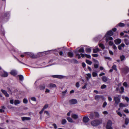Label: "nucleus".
Returning a JSON list of instances; mask_svg holds the SVG:
<instances>
[{
    "label": "nucleus",
    "mask_w": 129,
    "mask_h": 129,
    "mask_svg": "<svg viewBox=\"0 0 129 129\" xmlns=\"http://www.w3.org/2000/svg\"><path fill=\"white\" fill-rule=\"evenodd\" d=\"M4 94L6 96V97H9V94L7 93V91L6 92V93H5Z\"/></svg>",
    "instance_id": "774afa93"
},
{
    "label": "nucleus",
    "mask_w": 129,
    "mask_h": 129,
    "mask_svg": "<svg viewBox=\"0 0 129 129\" xmlns=\"http://www.w3.org/2000/svg\"><path fill=\"white\" fill-rule=\"evenodd\" d=\"M31 100L34 101H36V99L35 97H32L31 98Z\"/></svg>",
    "instance_id": "8fccbe9b"
},
{
    "label": "nucleus",
    "mask_w": 129,
    "mask_h": 129,
    "mask_svg": "<svg viewBox=\"0 0 129 129\" xmlns=\"http://www.w3.org/2000/svg\"><path fill=\"white\" fill-rule=\"evenodd\" d=\"M124 41L126 45H129V42L128 40L125 39H124Z\"/></svg>",
    "instance_id": "4be33fe9"
},
{
    "label": "nucleus",
    "mask_w": 129,
    "mask_h": 129,
    "mask_svg": "<svg viewBox=\"0 0 129 129\" xmlns=\"http://www.w3.org/2000/svg\"><path fill=\"white\" fill-rule=\"evenodd\" d=\"M116 112L117 113L118 115L120 117H121L122 116V115L120 112L118 111V110H117L116 111Z\"/></svg>",
    "instance_id": "2f4dec72"
},
{
    "label": "nucleus",
    "mask_w": 129,
    "mask_h": 129,
    "mask_svg": "<svg viewBox=\"0 0 129 129\" xmlns=\"http://www.w3.org/2000/svg\"><path fill=\"white\" fill-rule=\"evenodd\" d=\"M76 86L77 88H78L79 87L80 85L79 82H77L76 83Z\"/></svg>",
    "instance_id": "5fc2aeb1"
},
{
    "label": "nucleus",
    "mask_w": 129,
    "mask_h": 129,
    "mask_svg": "<svg viewBox=\"0 0 129 129\" xmlns=\"http://www.w3.org/2000/svg\"><path fill=\"white\" fill-rule=\"evenodd\" d=\"M10 73L11 75L15 76L17 74V72L16 70H12L11 71Z\"/></svg>",
    "instance_id": "9b49d317"
},
{
    "label": "nucleus",
    "mask_w": 129,
    "mask_h": 129,
    "mask_svg": "<svg viewBox=\"0 0 129 129\" xmlns=\"http://www.w3.org/2000/svg\"><path fill=\"white\" fill-rule=\"evenodd\" d=\"M107 53V52L106 50H104L103 51V55H106V54Z\"/></svg>",
    "instance_id": "052dcab7"
},
{
    "label": "nucleus",
    "mask_w": 129,
    "mask_h": 129,
    "mask_svg": "<svg viewBox=\"0 0 129 129\" xmlns=\"http://www.w3.org/2000/svg\"><path fill=\"white\" fill-rule=\"evenodd\" d=\"M113 48L115 50H116L117 49V48L116 46L114 44L113 45Z\"/></svg>",
    "instance_id": "864d4df0"
},
{
    "label": "nucleus",
    "mask_w": 129,
    "mask_h": 129,
    "mask_svg": "<svg viewBox=\"0 0 129 129\" xmlns=\"http://www.w3.org/2000/svg\"><path fill=\"white\" fill-rule=\"evenodd\" d=\"M86 75L90 78L91 77V75L90 74L88 73L86 74Z\"/></svg>",
    "instance_id": "4d7b16f0"
},
{
    "label": "nucleus",
    "mask_w": 129,
    "mask_h": 129,
    "mask_svg": "<svg viewBox=\"0 0 129 129\" xmlns=\"http://www.w3.org/2000/svg\"><path fill=\"white\" fill-rule=\"evenodd\" d=\"M118 25L120 27H123L125 25V24L123 23H120L118 24V25H117V26Z\"/></svg>",
    "instance_id": "4c0bfd02"
},
{
    "label": "nucleus",
    "mask_w": 129,
    "mask_h": 129,
    "mask_svg": "<svg viewBox=\"0 0 129 129\" xmlns=\"http://www.w3.org/2000/svg\"><path fill=\"white\" fill-rule=\"evenodd\" d=\"M107 103L106 102H105L103 105V108H105L106 106L107 105Z\"/></svg>",
    "instance_id": "49530a36"
},
{
    "label": "nucleus",
    "mask_w": 129,
    "mask_h": 129,
    "mask_svg": "<svg viewBox=\"0 0 129 129\" xmlns=\"http://www.w3.org/2000/svg\"><path fill=\"white\" fill-rule=\"evenodd\" d=\"M67 122L66 120L65 119H63L61 121V124H64L66 123Z\"/></svg>",
    "instance_id": "58836bf2"
},
{
    "label": "nucleus",
    "mask_w": 129,
    "mask_h": 129,
    "mask_svg": "<svg viewBox=\"0 0 129 129\" xmlns=\"http://www.w3.org/2000/svg\"><path fill=\"white\" fill-rule=\"evenodd\" d=\"M89 117L91 119H94L96 118L95 117V115H94L92 113H91L90 114L89 116Z\"/></svg>",
    "instance_id": "a211bd4d"
},
{
    "label": "nucleus",
    "mask_w": 129,
    "mask_h": 129,
    "mask_svg": "<svg viewBox=\"0 0 129 129\" xmlns=\"http://www.w3.org/2000/svg\"><path fill=\"white\" fill-rule=\"evenodd\" d=\"M92 75L93 77H95L98 76V74L96 72H93L92 73Z\"/></svg>",
    "instance_id": "72a5a7b5"
},
{
    "label": "nucleus",
    "mask_w": 129,
    "mask_h": 129,
    "mask_svg": "<svg viewBox=\"0 0 129 129\" xmlns=\"http://www.w3.org/2000/svg\"><path fill=\"white\" fill-rule=\"evenodd\" d=\"M113 34V32L111 30L108 31L105 35L106 37V43H107L109 40H112L113 38L110 36L112 35Z\"/></svg>",
    "instance_id": "f257e3e1"
},
{
    "label": "nucleus",
    "mask_w": 129,
    "mask_h": 129,
    "mask_svg": "<svg viewBox=\"0 0 129 129\" xmlns=\"http://www.w3.org/2000/svg\"><path fill=\"white\" fill-rule=\"evenodd\" d=\"M68 57L71 58L73 57L74 54L72 51H69L68 53Z\"/></svg>",
    "instance_id": "2eb2a0df"
},
{
    "label": "nucleus",
    "mask_w": 129,
    "mask_h": 129,
    "mask_svg": "<svg viewBox=\"0 0 129 129\" xmlns=\"http://www.w3.org/2000/svg\"><path fill=\"white\" fill-rule=\"evenodd\" d=\"M121 39H116L114 41V42L116 44L118 45L121 42Z\"/></svg>",
    "instance_id": "9d476101"
},
{
    "label": "nucleus",
    "mask_w": 129,
    "mask_h": 129,
    "mask_svg": "<svg viewBox=\"0 0 129 129\" xmlns=\"http://www.w3.org/2000/svg\"><path fill=\"white\" fill-rule=\"evenodd\" d=\"M72 117L75 119H76L78 118V116L75 114H72Z\"/></svg>",
    "instance_id": "aec40b11"
},
{
    "label": "nucleus",
    "mask_w": 129,
    "mask_h": 129,
    "mask_svg": "<svg viewBox=\"0 0 129 129\" xmlns=\"http://www.w3.org/2000/svg\"><path fill=\"white\" fill-rule=\"evenodd\" d=\"M77 100L75 99H73L70 100L69 102L71 104H74L77 103Z\"/></svg>",
    "instance_id": "6e6552de"
},
{
    "label": "nucleus",
    "mask_w": 129,
    "mask_h": 129,
    "mask_svg": "<svg viewBox=\"0 0 129 129\" xmlns=\"http://www.w3.org/2000/svg\"><path fill=\"white\" fill-rule=\"evenodd\" d=\"M114 44L113 42V41L110 40L109 42V45L110 46H112Z\"/></svg>",
    "instance_id": "e433bc0d"
},
{
    "label": "nucleus",
    "mask_w": 129,
    "mask_h": 129,
    "mask_svg": "<svg viewBox=\"0 0 129 129\" xmlns=\"http://www.w3.org/2000/svg\"><path fill=\"white\" fill-rule=\"evenodd\" d=\"M101 51V50L97 46H96L93 50V52L94 53H97L99 51Z\"/></svg>",
    "instance_id": "1a4fd4ad"
},
{
    "label": "nucleus",
    "mask_w": 129,
    "mask_h": 129,
    "mask_svg": "<svg viewBox=\"0 0 129 129\" xmlns=\"http://www.w3.org/2000/svg\"><path fill=\"white\" fill-rule=\"evenodd\" d=\"M129 122V119L128 118H126L125 120V124L127 125Z\"/></svg>",
    "instance_id": "ea45409f"
},
{
    "label": "nucleus",
    "mask_w": 129,
    "mask_h": 129,
    "mask_svg": "<svg viewBox=\"0 0 129 129\" xmlns=\"http://www.w3.org/2000/svg\"><path fill=\"white\" fill-rule=\"evenodd\" d=\"M102 121L101 120H95L91 122V124L93 126H96L101 123Z\"/></svg>",
    "instance_id": "f03ea898"
},
{
    "label": "nucleus",
    "mask_w": 129,
    "mask_h": 129,
    "mask_svg": "<svg viewBox=\"0 0 129 129\" xmlns=\"http://www.w3.org/2000/svg\"><path fill=\"white\" fill-rule=\"evenodd\" d=\"M94 61L95 62V64H99V62L97 60H94Z\"/></svg>",
    "instance_id": "69168bd1"
},
{
    "label": "nucleus",
    "mask_w": 129,
    "mask_h": 129,
    "mask_svg": "<svg viewBox=\"0 0 129 129\" xmlns=\"http://www.w3.org/2000/svg\"><path fill=\"white\" fill-rule=\"evenodd\" d=\"M30 119V118L26 117H23L22 118V120L23 121H24L25 120H28Z\"/></svg>",
    "instance_id": "bb28decb"
},
{
    "label": "nucleus",
    "mask_w": 129,
    "mask_h": 129,
    "mask_svg": "<svg viewBox=\"0 0 129 129\" xmlns=\"http://www.w3.org/2000/svg\"><path fill=\"white\" fill-rule=\"evenodd\" d=\"M99 45V46L101 47L102 48V49H104L105 48V47L103 45V44H100Z\"/></svg>",
    "instance_id": "f704fd0d"
},
{
    "label": "nucleus",
    "mask_w": 129,
    "mask_h": 129,
    "mask_svg": "<svg viewBox=\"0 0 129 129\" xmlns=\"http://www.w3.org/2000/svg\"><path fill=\"white\" fill-rule=\"evenodd\" d=\"M107 87L106 85L103 84L102 86H101V88L102 89H104L106 88Z\"/></svg>",
    "instance_id": "09e8293b"
},
{
    "label": "nucleus",
    "mask_w": 129,
    "mask_h": 129,
    "mask_svg": "<svg viewBox=\"0 0 129 129\" xmlns=\"http://www.w3.org/2000/svg\"><path fill=\"white\" fill-rule=\"evenodd\" d=\"M121 71L123 73L126 74L129 72V68L127 67L126 66L122 69Z\"/></svg>",
    "instance_id": "20e7f679"
},
{
    "label": "nucleus",
    "mask_w": 129,
    "mask_h": 129,
    "mask_svg": "<svg viewBox=\"0 0 129 129\" xmlns=\"http://www.w3.org/2000/svg\"><path fill=\"white\" fill-rule=\"evenodd\" d=\"M127 105H125L123 103H120L119 104V106L120 107H125L127 106Z\"/></svg>",
    "instance_id": "cd10ccee"
},
{
    "label": "nucleus",
    "mask_w": 129,
    "mask_h": 129,
    "mask_svg": "<svg viewBox=\"0 0 129 129\" xmlns=\"http://www.w3.org/2000/svg\"><path fill=\"white\" fill-rule=\"evenodd\" d=\"M53 125L54 126V127L55 129H56L57 128V127L56 124L55 123H53Z\"/></svg>",
    "instance_id": "13d9d810"
},
{
    "label": "nucleus",
    "mask_w": 129,
    "mask_h": 129,
    "mask_svg": "<svg viewBox=\"0 0 129 129\" xmlns=\"http://www.w3.org/2000/svg\"><path fill=\"white\" fill-rule=\"evenodd\" d=\"M112 68L114 70H115L116 71L117 70V69L116 68V66L115 65H113L112 67Z\"/></svg>",
    "instance_id": "79ce46f5"
},
{
    "label": "nucleus",
    "mask_w": 129,
    "mask_h": 129,
    "mask_svg": "<svg viewBox=\"0 0 129 129\" xmlns=\"http://www.w3.org/2000/svg\"><path fill=\"white\" fill-rule=\"evenodd\" d=\"M4 94L6 96V97H9V94L7 93V91L6 92V93H5Z\"/></svg>",
    "instance_id": "338daca9"
},
{
    "label": "nucleus",
    "mask_w": 129,
    "mask_h": 129,
    "mask_svg": "<svg viewBox=\"0 0 129 129\" xmlns=\"http://www.w3.org/2000/svg\"><path fill=\"white\" fill-rule=\"evenodd\" d=\"M20 103V102L18 100H15L14 102V104L15 105H16L17 104H19Z\"/></svg>",
    "instance_id": "7c9ffc66"
},
{
    "label": "nucleus",
    "mask_w": 129,
    "mask_h": 129,
    "mask_svg": "<svg viewBox=\"0 0 129 129\" xmlns=\"http://www.w3.org/2000/svg\"><path fill=\"white\" fill-rule=\"evenodd\" d=\"M74 52H75V53H76V51L75 50L74 51ZM76 53V56L78 57V58L80 59L81 58V56H80V54H79L78 53Z\"/></svg>",
    "instance_id": "37998d69"
},
{
    "label": "nucleus",
    "mask_w": 129,
    "mask_h": 129,
    "mask_svg": "<svg viewBox=\"0 0 129 129\" xmlns=\"http://www.w3.org/2000/svg\"><path fill=\"white\" fill-rule=\"evenodd\" d=\"M83 120L84 122L86 123L89 121V119L86 116L83 118Z\"/></svg>",
    "instance_id": "4468645a"
},
{
    "label": "nucleus",
    "mask_w": 129,
    "mask_h": 129,
    "mask_svg": "<svg viewBox=\"0 0 129 129\" xmlns=\"http://www.w3.org/2000/svg\"><path fill=\"white\" fill-rule=\"evenodd\" d=\"M67 120L68 121L70 122H74L73 121L72 119L70 117H67Z\"/></svg>",
    "instance_id": "393cba45"
},
{
    "label": "nucleus",
    "mask_w": 129,
    "mask_h": 129,
    "mask_svg": "<svg viewBox=\"0 0 129 129\" xmlns=\"http://www.w3.org/2000/svg\"><path fill=\"white\" fill-rule=\"evenodd\" d=\"M103 113L105 115H107L108 114V113L107 111H105L103 112Z\"/></svg>",
    "instance_id": "e2e57ef3"
},
{
    "label": "nucleus",
    "mask_w": 129,
    "mask_h": 129,
    "mask_svg": "<svg viewBox=\"0 0 129 129\" xmlns=\"http://www.w3.org/2000/svg\"><path fill=\"white\" fill-rule=\"evenodd\" d=\"M102 78V80L103 81L105 82L107 81L108 79L106 77L104 76H103Z\"/></svg>",
    "instance_id": "412c9836"
},
{
    "label": "nucleus",
    "mask_w": 129,
    "mask_h": 129,
    "mask_svg": "<svg viewBox=\"0 0 129 129\" xmlns=\"http://www.w3.org/2000/svg\"><path fill=\"white\" fill-rule=\"evenodd\" d=\"M124 112L126 113H129L128 110L126 109H125V110H124Z\"/></svg>",
    "instance_id": "680f3d73"
},
{
    "label": "nucleus",
    "mask_w": 129,
    "mask_h": 129,
    "mask_svg": "<svg viewBox=\"0 0 129 129\" xmlns=\"http://www.w3.org/2000/svg\"><path fill=\"white\" fill-rule=\"evenodd\" d=\"M120 60L121 61H123L125 58V56L123 55H122L120 56Z\"/></svg>",
    "instance_id": "b1692460"
},
{
    "label": "nucleus",
    "mask_w": 129,
    "mask_h": 129,
    "mask_svg": "<svg viewBox=\"0 0 129 129\" xmlns=\"http://www.w3.org/2000/svg\"><path fill=\"white\" fill-rule=\"evenodd\" d=\"M112 122L111 120H108L106 126V129H113L112 127Z\"/></svg>",
    "instance_id": "7ed1b4c3"
},
{
    "label": "nucleus",
    "mask_w": 129,
    "mask_h": 129,
    "mask_svg": "<svg viewBox=\"0 0 129 129\" xmlns=\"http://www.w3.org/2000/svg\"><path fill=\"white\" fill-rule=\"evenodd\" d=\"M94 114L95 115V117L96 118L98 117H99V114L98 112H95L94 113Z\"/></svg>",
    "instance_id": "c85d7f7f"
},
{
    "label": "nucleus",
    "mask_w": 129,
    "mask_h": 129,
    "mask_svg": "<svg viewBox=\"0 0 129 129\" xmlns=\"http://www.w3.org/2000/svg\"><path fill=\"white\" fill-rule=\"evenodd\" d=\"M48 105L47 104L45 105V106H44V107L43 108V109H46L47 108H48Z\"/></svg>",
    "instance_id": "603ef678"
},
{
    "label": "nucleus",
    "mask_w": 129,
    "mask_h": 129,
    "mask_svg": "<svg viewBox=\"0 0 129 129\" xmlns=\"http://www.w3.org/2000/svg\"><path fill=\"white\" fill-rule=\"evenodd\" d=\"M4 73L1 74V76L3 77H6L8 76V73L7 72L4 71Z\"/></svg>",
    "instance_id": "f3484780"
},
{
    "label": "nucleus",
    "mask_w": 129,
    "mask_h": 129,
    "mask_svg": "<svg viewBox=\"0 0 129 129\" xmlns=\"http://www.w3.org/2000/svg\"><path fill=\"white\" fill-rule=\"evenodd\" d=\"M28 100L27 99L24 98L23 100V102L25 104H27L28 102Z\"/></svg>",
    "instance_id": "c03bdc74"
},
{
    "label": "nucleus",
    "mask_w": 129,
    "mask_h": 129,
    "mask_svg": "<svg viewBox=\"0 0 129 129\" xmlns=\"http://www.w3.org/2000/svg\"><path fill=\"white\" fill-rule=\"evenodd\" d=\"M47 87L48 88H55L56 87V86L55 84L53 83H50L49 84Z\"/></svg>",
    "instance_id": "ddd939ff"
},
{
    "label": "nucleus",
    "mask_w": 129,
    "mask_h": 129,
    "mask_svg": "<svg viewBox=\"0 0 129 129\" xmlns=\"http://www.w3.org/2000/svg\"><path fill=\"white\" fill-rule=\"evenodd\" d=\"M125 46V45L124 44L122 43L120 45L118 46V49L120 50H122V47H124Z\"/></svg>",
    "instance_id": "6ab92c4d"
},
{
    "label": "nucleus",
    "mask_w": 129,
    "mask_h": 129,
    "mask_svg": "<svg viewBox=\"0 0 129 129\" xmlns=\"http://www.w3.org/2000/svg\"><path fill=\"white\" fill-rule=\"evenodd\" d=\"M19 79L21 81L23 79V77L22 75H18Z\"/></svg>",
    "instance_id": "c756f323"
},
{
    "label": "nucleus",
    "mask_w": 129,
    "mask_h": 129,
    "mask_svg": "<svg viewBox=\"0 0 129 129\" xmlns=\"http://www.w3.org/2000/svg\"><path fill=\"white\" fill-rule=\"evenodd\" d=\"M67 90H66L62 92L63 94H65L67 92Z\"/></svg>",
    "instance_id": "0e129e2a"
},
{
    "label": "nucleus",
    "mask_w": 129,
    "mask_h": 129,
    "mask_svg": "<svg viewBox=\"0 0 129 129\" xmlns=\"http://www.w3.org/2000/svg\"><path fill=\"white\" fill-rule=\"evenodd\" d=\"M94 67L96 69H97L99 67V64H95L94 65Z\"/></svg>",
    "instance_id": "3c124183"
},
{
    "label": "nucleus",
    "mask_w": 129,
    "mask_h": 129,
    "mask_svg": "<svg viewBox=\"0 0 129 129\" xmlns=\"http://www.w3.org/2000/svg\"><path fill=\"white\" fill-rule=\"evenodd\" d=\"M114 100L116 104H118L120 102V100L117 97H115L114 98Z\"/></svg>",
    "instance_id": "f8f14e48"
},
{
    "label": "nucleus",
    "mask_w": 129,
    "mask_h": 129,
    "mask_svg": "<svg viewBox=\"0 0 129 129\" xmlns=\"http://www.w3.org/2000/svg\"><path fill=\"white\" fill-rule=\"evenodd\" d=\"M52 77L53 78H57L60 79H61L64 78V76L61 75H55L52 76Z\"/></svg>",
    "instance_id": "423d86ee"
},
{
    "label": "nucleus",
    "mask_w": 129,
    "mask_h": 129,
    "mask_svg": "<svg viewBox=\"0 0 129 129\" xmlns=\"http://www.w3.org/2000/svg\"><path fill=\"white\" fill-rule=\"evenodd\" d=\"M87 85V83H85V85L82 87V88L83 89H85V88L86 87V86Z\"/></svg>",
    "instance_id": "bf43d9fd"
},
{
    "label": "nucleus",
    "mask_w": 129,
    "mask_h": 129,
    "mask_svg": "<svg viewBox=\"0 0 129 129\" xmlns=\"http://www.w3.org/2000/svg\"><path fill=\"white\" fill-rule=\"evenodd\" d=\"M40 88L41 90H43L45 89V86L44 85H40Z\"/></svg>",
    "instance_id": "473e14b6"
},
{
    "label": "nucleus",
    "mask_w": 129,
    "mask_h": 129,
    "mask_svg": "<svg viewBox=\"0 0 129 129\" xmlns=\"http://www.w3.org/2000/svg\"><path fill=\"white\" fill-rule=\"evenodd\" d=\"M123 85L124 87H126L127 86L128 84L126 82H125L123 83Z\"/></svg>",
    "instance_id": "a18cd8bd"
},
{
    "label": "nucleus",
    "mask_w": 129,
    "mask_h": 129,
    "mask_svg": "<svg viewBox=\"0 0 129 129\" xmlns=\"http://www.w3.org/2000/svg\"><path fill=\"white\" fill-rule=\"evenodd\" d=\"M78 51L79 52L83 53L84 52V50L83 47H81L79 50Z\"/></svg>",
    "instance_id": "5701e85b"
},
{
    "label": "nucleus",
    "mask_w": 129,
    "mask_h": 129,
    "mask_svg": "<svg viewBox=\"0 0 129 129\" xmlns=\"http://www.w3.org/2000/svg\"><path fill=\"white\" fill-rule=\"evenodd\" d=\"M120 92L121 93H123L124 92V88L123 87H121L120 88Z\"/></svg>",
    "instance_id": "c9c22d12"
},
{
    "label": "nucleus",
    "mask_w": 129,
    "mask_h": 129,
    "mask_svg": "<svg viewBox=\"0 0 129 129\" xmlns=\"http://www.w3.org/2000/svg\"><path fill=\"white\" fill-rule=\"evenodd\" d=\"M25 53L27 55H29L31 58H35V55L33 53L30 52H26Z\"/></svg>",
    "instance_id": "0eeeda50"
},
{
    "label": "nucleus",
    "mask_w": 129,
    "mask_h": 129,
    "mask_svg": "<svg viewBox=\"0 0 129 129\" xmlns=\"http://www.w3.org/2000/svg\"><path fill=\"white\" fill-rule=\"evenodd\" d=\"M86 62L87 64L90 65H91L92 63L91 61L87 59L86 60Z\"/></svg>",
    "instance_id": "a878e982"
},
{
    "label": "nucleus",
    "mask_w": 129,
    "mask_h": 129,
    "mask_svg": "<svg viewBox=\"0 0 129 129\" xmlns=\"http://www.w3.org/2000/svg\"><path fill=\"white\" fill-rule=\"evenodd\" d=\"M92 55L93 57H98V55L97 54H92Z\"/></svg>",
    "instance_id": "6e6d98bb"
},
{
    "label": "nucleus",
    "mask_w": 129,
    "mask_h": 129,
    "mask_svg": "<svg viewBox=\"0 0 129 129\" xmlns=\"http://www.w3.org/2000/svg\"><path fill=\"white\" fill-rule=\"evenodd\" d=\"M10 16V13L9 12H7L5 13L4 14V17L7 18L9 17Z\"/></svg>",
    "instance_id": "dca6fc26"
},
{
    "label": "nucleus",
    "mask_w": 129,
    "mask_h": 129,
    "mask_svg": "<svg viewBox=\"0 0 129 129\" xmlns=\"http://www.w3.org/2000/svg\"><path fill=\"white\" fill-rule=\"evenodd\" d=\"M85 56L88 58H91V56L90 55L85 54Z\"/></svg>",
    "instance_id": "de8ad7c7"
},
{
    "label": "nucleus",
    "mask_w": 129,
    "mask_h": 129,
    "mask_svg": "<svg viewBox=\"0 0 129 129\" xmlns=\"http://www.w3.org/2000/svg\"><path fill=\"white\" fill-rule=\"evenodd\" d=\"M91 50L90 48H86V52L87 53H89L91 51Z\"/></svg>",
    "instance_id": "a19ab883"
},
{
    "label": "nucleus",
    "mask_w": 129,
    "mask_h": 129,
    "mask_svg": "<svg viewBox=\"0 0 129 129\" xmlns=\"http://www.w3.org/2000/svg\"><path fill=\"white\" fill-rule=\"evenodd\" d=\"M95 100L97 101H99L101 99L103 100L105 99L102 96L99 95H96L95 97Z\"/></svg>",
    "instance_id": "39448f33"
}]
</instances>
